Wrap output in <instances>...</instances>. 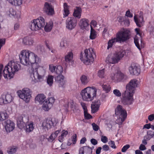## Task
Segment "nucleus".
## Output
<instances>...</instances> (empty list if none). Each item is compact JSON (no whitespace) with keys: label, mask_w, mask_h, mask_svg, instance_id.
Masks as SVG:
<instances>
[{"label":"nucleus","mask_w":154,"mask_h":154,"mask_svg":"<svg viewBox=\"0 0 154 154\" xmlns=\"http://www.w3.org/2000/svg\"><path fill=\"white\" fill-rule=\"evenodd\" d=\"M19 59L23 65L31 66L30 77L33 83L42 81L45 76L46 68L39 64L41 59L36 54L28 50L22 51L19 54Z\"/></svg>","instance_id":"nucleus-1"},{"label":"nucleus","mask_w":154,"mask_h":154,"mask_svg":"<svg viewBox=\"0 0 154 154\" xmlns=\"http://www.w3.org/2000/svg\"><path fill=\"white\" fill-rule=\"evenodd\" d=\"M44 18L41 17L33 20L30 23L29 28L33 31H36L44 28L46 32H50L52 29L53 23L52 21L46 23Z\"/></svg>","instance_id":"nucleus-2"},{"label":"nucleus","mask_w":154,"mask_h":154,"mask_svg":"<svg viewBox=\"0 0 154 154\" xmlns=\"http://www.w3.org/2000/svg\"><path fill=\"white\" fill-rule=\"evenodd\" d=\"M97 91V90L95 87L88 86L82 90L80 94L83 101L90 102L96 97Z\"/></svg>","instance_id":"nucleus-3"},{"label":"nucleus","mask_w":154,"mask_h":154,"mask_svg":"<svg viewBox=\"0 0 154 154\" xmlns=\"http://www.w3.org/2000/svg\"><path fill=\"white\" fill-rule=\"evenodd\" d=\"M125 50H122L119 52L109 54L106 58L105 62L106 63L110 64H115L118 63L122 59L126 54Z\"/></svg>","instance_id":"nucleus-4"},{"label":"nucleus","mask_w":154,"mask_h":154,"mask_svg":"<svg viewBox=\"0 0 154 154\" xmlns=\"http://www.w3.org/2000/svg\"><path fill=\"white\" fill-rule=\"evenodd\" d=\"M94 56H95V54L93 49L90 48L85 50L84 56L81 54L80 59L83 63L89 65L93 63L94 60Z\"/></svg>","instance_id":"nucleus-5"},{"label":"nucleus","mask_w":154,"mask_h":154,"mask_svg":"<svg viewBox=\"0 0 154 154\" xmlns=\"http://www.w3.org/2000/svg\"><path fill=\"white\" fill-rule=\"evenodd\" d=\"M115 114L117 116L116 122L119 125L122 124L127 116V112L125 109L120 105H118L115 109Z\"/></svg>","instance_id":"nucleus-6"},{"label":"nucleus","mask_w":154,"mask_h":154,"mask_svg":"<svg viewBox=\"0 0 154 154\" xmlns=\"http://www.w3.org/2000/svg\"><path fill=\"white\" fill-rule=\"evenodd\" d=\"M110 77L113 82L116 83L123 82L128 79L125 74L117 69L112 70L110 74Z\"/></svg>","instance_id":"nucleus-7"},{"label":"nucleus","mask_w":154,"mask_h":154,"mask_svg":"<svg viewBox=\"0 0 154 154\" xmlns=\"http://www.w3.org/2000/svg\"><path fill=\"white\" fill-rule=\"evenodd\" d=\"M8 72L9 79L13 78L15 73L18 71L20 69V65L17 61L14 60L9 62L6 66Z\"/></svg>","instance_id":"nucleus-8"},{"label":"nucleus","mask_w":154,"mask_h":154,"mask_svg":"<svg viewBox=\"0 0 154 154\" xmlns=\"http://www.w3.org/2000/svg\"><path fill=\"white\" fill-rule=\"evenodd\" d=\"M116 36L119 42H126L130 38V31L126 29L122 28L116 33Z\"/></svg>","instance_id":"nucleus-9"},{"label":"nucleus","mask_w":154,"mask_h":154,"mask_svg":"<svg viewBox=\"0 0 154 154\" xmlns=\"http://www.w3.org/2000/svg\"><path fill=\"white\" fill-rule=\"evenodd\" d=\"M17 93L20 98L26 103L29 102L32 97V91L28 88H23L21 90L18 91Z\"/></svg>","instance_id":"nucleus-10"},{"label":"nucleus","mask_w":154,"mask_h":154,"mask_svg":"<svg viewBox=\"0 0 154 154\" xmlns=\"http://www.w3.org/2000/svg\"><path fill=\"white\" fill-rule=\"evenodd\" d=\"M57 123V121L54 119H47L42 121L40 124L42 129L44 131H47L52 128V126H55Z\"/></svg>","instance_id":"nucleus-11"},{"label":"nucleus","mask_w":154,"mask_h":154,"mask_svg":"<svg viewBox=\"0 0 154 154\" xmlns=\"http://www.w3.org/2000/svg\"><path fill=\"white\" fill-rule=\"evenodd\" d=\"M134 93L125 91L123 95L122 102L124 105H129L131 104L133 101Z\"/></svg>","instance_id":"nucleus-12"},{"label":"nucleus","mask_w":154,"mask_h":154,"mask_svg":"<svg viewBox=\"0 0 154 154\" xmlns=\"http://www.w3.org/2000/svg\"><path fill=\"white\" fill-rule=\"evenodd\" d=\"M55 101V99L53 97L47 98L43 103L42 109L45 111H48L52 107Z\"/></svg>","instance_id":"nucleus-13"},{"label":"nucleus","mask_w":154,"mask_h":154,"mask_svg":"<svg viewBox=\"0 0 154 154\" xmlns=\"http://www.w3.org/2000/svg\"><path fill=\"white\" fill-rule=\"evenodd\" d=\"M138 81L136 79H133L127 84L126 86V91L134 93L135 88L137 87Z\"/></svg>","instance_id":"nucleus-14"},{"label":"nucleus","mask_w":154,"mask_h":154,"mask_svg":"<svg viewBox=\"0 0 154 154\" xmlns=\"http://www.w3.org/2000/svg\"><path fill=\"white\" fill-rule=\"evenodd\" d=\"M77 23V20L74 17H69L66 21V27L69 30H72L76 26Z\"/></svg>","instance_id":"nucleus-15"},{"label":"nucleus","mask_w":154,"mask_h":154,"mask_svg":"<svg viewBox=\"0 0 154 154\" xmlns=\"http://www.w3.org/2000/svg\"><path fill=\"white\" fill-rule=\"evenodd\" d=\"M13 100V97L11 94H4L0 97V103L1 104H8L10 103Z\"/></svg>","instance_id":"nucleus-16"},{"label":"nucleus","mask_w":154,"mask_h":154,"mask_svg":"<svg viewBox=\"0 0 154 154\" xmlns=\"http://www.w3.org/2000/svg\"><path fill=\"white\" fill-rule=\"evenodd\" d=\"M3 125L7 133L13 131L15 128L14 123L10 120H7L5 121Z\"/></svg>","instance_id":"nucleus-17"},{"label":"nucleus","mask_w":154,"mask_h":154,"mask_svg":"<svg viewBox=\"0 0 154 154\" xmlns=\"http://www.w3.org/2000/svg\"><path fill=\"white\" fill-rule=\"evenodd\" d=\"M43 11L48 15L52 16L54 14V11L53 6L48 2H45L43 9Z\"/></svg>","instance_id":"nucleus-18"},{"label":"nucleus","mask_w":154,"mask_h":154,"mask_svg":"<svg viewBox=\"0 0 154 154\" xmlns=\"http://www.w3.org/2000/svg\"><path fill=\"white\" fill-rule=\"evenodd\" d=\"M28 121V118L26 116H19L17 120V124L18 127L20 129H24L26 126L25 122H26Z\"/></svg>","instance_id":"nucleus-19"},{"label":"nucleus","mask_w":154,"mask_h":154,"mask_svg":"<svg viewBox=\"0 0 154 154\" xmlns=\"http://www.w3.org/2000/svg\"><path fill=\"white\" fill-rule=\"evenodd\" d=\"M129 71L130 74L135 75H138L140 72V69L139 66L134 64H131L129 67Z\"/></svg>","instance_id":"nucleus-20"},{"label":"nucleus","mask_w":154,"mask_h":154,"mask_svg":"<svg viewBox=\"0 0 154 154\" xmlns=\"http://www.w3.org/2000/svg\"><path fill=\"white\" fill-rule=\"evenodd\" d=\"M94 148V146L90 147L87 146L82 147L79 150V154H91Z\"/></svg>","instance_id":"nucleus-21"},{"label":"nucleus","mask_w":154,"mask_h":154,"mask_svg":"<svg viewBox=\"0 0 154 154\" xmlns=\"http://www.w3.org/2000/svg\"><path fill=\"white\" fill-rule=\"evenodd\" d=\"M79 25L81 29L83 30H88L89 29V22L86 19H81L79 22Z\"/></svg>","instance_id":"nucleus-22"},{"label":"nucleus","mask_w":154,"mask_h":154,"mask_svg":"<svg viewBox=\"0 0 154 154\" xmlns=\"http://www.w3.org/2000/svg\"><path fill=\"white\" fill-rule=\"evenodd\" d=\"M135 30L136 32L137 35H138L139 36L140 38H139L137 36H136L134 38V42L137 48L140 50L141 49V48L139 44V42L140 39L141 38V33L140 29L139 28H136Z\"/></svg>","instance_id":"nucleus-23"},{"label":"nucleus","mask_w":154,"mask_h":154,"mask_svg":"<svg viewBox=\"0 0 154 154\" xmlns=\"http://www.w3.org/2000/svg\"><path fill=\"white\" fill-rule=\"evenodd\" d=\"M7 13L10 17L16 18L20 17V13L19 12H17L13 8H11L7 12Z\"/></svg>","instance_id":"nucleus-24"},{"label":"nucleus","mask_w":154,"mask_h":154,"mask_svg":"<svg viewBox=\"0 0 154 154\" xmlns=\"http://www.w3.org/2000/svg\"><path fill=\"white\" fill-rule=\"evenodd\" d=\"M7 67L6 66L4 68L3 67V65L2 64H0V80L1 79L2 75L5 79H9L8 72H6L7 71Z\"/></svg>","instance_id":"nucleus-25"},{"label":"nucleus","mask_w":154,"mask_h":154,"mask_svg":"<svg viewBox=\"0 0 154 154\" xmlns=\"http://www.w3.org/2000/svg\"><path fill=\"white\" fill-rule=\"evenodd\" d=\"M64 77L63 75H59L55 78L56 82L58 84L60 87H63L65 84Z\"/></svg>","instance_id":"nucleus-26"},{"label":"nucleus","mask_w":154,"mask_h":154,"mask_svg":"<svg viewBox=\"0 0 154 154\" xmlns=\"http://www.w3.org/2000/svg\"><path fill=\"white\" fill-rule=\"evenodd\" d=\"M100 105V101L99 100L92 102L91 106L92 112L95 113L98 110Z\"/></svg>","instance_id":"nucleus-27"},{"label":"nucleus","mask_w":154,"mask_h":154,"mask_svg":"<svg viewBox=\"0 0 154 154\" xmlns=\"http://www.w3.org/2000/svg\"><path fill=\"white\" fill-rule=\"evenodd\" d=\"M34 128V123L30 121L26 122L24 129L26 133H29L32 131Z\"/></svg>","instance_id":"nucleus-28"},{"label":"nucleus","mask_w":154,"mask_h":154,"mask_svg":"<svg viewBox=\"0 0 154 154\" xmlns=\"http://www.w3.org/2000/svg\"><path fill=\"white\" fill-rule=\"evenodd\" d=\"M22 43L24 45L31 46L34 43L32 38L29 36L24 37L22 39Z\"/></svg>","instance_id":"nucleus-29"},{"label":"nucleus","mask_w":154,"mask_h":154,"mask_svg":"<svg viewBox=\"0 0 154 154\" xmlns=\"http://www.w3.org/2000/svg\"><path fill=\"white\" fill-rule=\"evenodd\" d=\"M46 96L44 94H38L35 98V101L40 104H42L46 100Z\"/></svg>","instance_id":"nucleus-30"},{"label":"nucleus","mask_w":154,"mask_h":154,"mask_svg":"<svg viewBox=\"0 0 154 154\" xmlns=\"http://www.w3.org/2000/svg\"><path fill=\"white\" fill-rule=\"evenodd\" d=\"M23 0H6L7 2L13 6H19L23 3Z\"/></svg>","instance_id":"nucleus-31"},{"label":"nucleus","mask_w":154,"mask_h":154,"mask_svg":"<svg viewBox=\"0 0 154 154\" xmlns=\"http://www.w3.org/2000/svg\"><path fill=\"white\" fill-rule=\"evenodd\" d=\"M82 13V10L81 8L79 7H76L74 9L73 15L74 17L78 19H80L81 17Z\"/></svg>","instance_id":"nucleus-32"},{"label":"nucleus","mask_w":154,"mask_h":154,"mask_svg":"<svg viewBox=\"0 0 154 154\" xmlns=\"http://www.w3.org/2000/svg\"><path fill=\"white\" fill-rule=\"evenodd\" d=\"M134 20L137 26L140 27L142 25L144 21L142 16H140L139 18H137V16L135 15L134 17Z\"/></svg>","instance_id":"nucleus-33"},{"label":"nucleus","mask_w":154,"mask_h":154,"mask_svg":"<svg viewBox=\"0 0 154 154\" xmlns=\"http://www.w3.org/2000/svg\"><path fill=\"white\" fill-rule=\"evenodd\" d=\"M65 60L67 63L71 62L73 61V54L72 52L69 51L67 53L64 57Z\"/></svg>","instance_id":"nucleus-34"},{"label":"nucleus","mask_w":154,"mask_h":154,"mask_svg":"<svg viewBox=\"0 0 154 154\" xmlns=\"http://www.w3.org/2000/svg\"><path fill=\"white\" fill-rule=\"evenodd\" d=\"M117 42H119L118 39L116 37L114 38H112L111 39L109 40L108 42L107 49L112 48V46L115 45Z\"/></svg>","instance_id":"nucleus-35"},{"label":"nucleus","mask_w":154,"mask_h":154,"mask_svg":"<svg viewBox=\"0 0 154 154\" xmlns=\"http://www.w3.org/2000/svg\"><path fill=\"white\" fill-rule=\"evenodd\" d=\"M68 132L67 130H63L61 133L60 135L58 137V140L60 142H62L64 140V138L68 134Z\"/></svg>","instance_id":"nucleus-36"},{"label":"nucleus","mask_w":154,"mask_h":154,"mask_svg":"<svg viewBox=\"0 0 154 154\" xmlns=\"http://www.w3.org/2000/svg\"><path fill=\"white\" fill-rule=\"evenodd\" d=\"M80 79L82 84L84 85H86L90 80L89 77L84 75L80 77Z\"/></svg>","instance_id":"nucleus-37"},{"label":"nucleus","mask_w":154,"mask_h":154,"mask_svg":"<svg viewBox=\"0 0 154 154\" xmlns=\"http://www.w3.org/2000/svg\"><path fill=\"white\" fill-rule=\"evenodd\" d=\"M63 17H66L69 14V6L66 3L63 4Z\"/></svg>","instance_id":"nucleus-38"},{"label":"nucleus","mask_w":154,"mask_h":154,"mask_svg":"<svg viewBox=\"0 0 154 154\" xmlns=\"http://www.w3.org/2000/svg\"><path fill=\"white\" fill-rule=\"evenodd\" d=\"M8 117V115L5 111H0V121H3Z\"/></svg>","instance_id":"nucleus-39"},{"label":"nucleus","mask_w":154,"mask_h":154,"mask_svg":"<svg viewBox=\"0 0 154 154\" xmlns=\"http://www.w3.org/2000/svg\"><path fill=\"white\" fill-rule=\"evenodd\" d=\"M97 36V33L95 30L91 27V29L90 35V38L91 39H94Z\"/></svg>","instance_id":"nucleus-40"},{"label":"nucleus","mask_w":154,"mask_h":154,"mask_svg":"<svg viewBox=\"0 0 154 154\" xmlns=\"http://www.w3.org/2000/svg\"><path fill=\"white\" fill-rule=\"evenodd\" d=\"M102 87L103 90L106 93H108L111 90V87L109 85H103Z\"/></svg>","instance_id":"nucleus-41"},{"label":"nucleus","mask_w":154,"mask_h":154,"mask_svg":"<svg viewBox=\"0 0 154 154\" xmlns=\"http://www.w3.org/2000/svg\"><path fill=\"white\" fill-rule=\"evenodd\" d=\"M154 136V132L151 130L149 131L146 136H145L147 140H149Z\"/></svg>","instance_id":"nucleus-42"},{"label":"nucleus","mask_w":154,"mask_h":154,"mask_svg":"<svg viewBox=\"0 0 154 154\" xmlns=\"http://www.w3.org/2000/svg\"><path fill=\"white\" fill-rule=\"evenodd\" d=\"M63 68L61 66H57L56 68L55 72L59 75H62L61 74L63 72Z\"/></svg>","instance_id":"nucleus-43"},{"label":"nucleus","mask_w":154,"mask_h":154,"mask_svg":"<svg viewBox=\"0 0 154 154\" xmlns=\"http://www.w3.org/2000/svg\"><path fill=\"white\" fill-rule=\"evenodd\" d=\"M67 45V41L66 38H63L60 42V46L62 48H66Z\"/></svg>","instance_id":"nucleus-44"},{"label":"nucleus","mask_w":154,"mask_h":154,"mask_svg":"<svg viewBox=\"0 0 154 154\" xmlns=\"http://www.w3.org/2000/svg\"><path fill=\"white\" fill-rule=\"evenodd\" d=\"M54 78V77L53 76L51 75H48L47 79V83L50 86H51L52 85Z\"/></svg>","instance_id":"nucleus-45"},{"label":"nucleus","mask_w":154,"mask_h":154,"mask_svg":"<svg viewBox=\"0 0 154 154\" xmlns=\"http://www.w3.org/2000/svg\"><path fill=\"white\" fill-rule=\"evenodd\" d=\"M17 149L15 146H11L8 148L7 152L9 154H12L16 152Z\"/></svg>","instance_id":"nucleus-46"},{"label":"nucleus","mask_w":154,"mask_h":154,"mask_svg":"<svg viewBox=\"0 0 154 154\" xmlns=\"http://www.w3.org/2000/svg\"><path fill=\"white\" fill-rule=\"evenodd\" d=\"M98 76L100 78H103L105 76V69H103L98 71L97 73Z\"/></svg>","instance_id":"nucleus-47"},{"label":"nucleus","mask_w":154,"mask_h":154,"mask_svg":"<svg viewBox=\"0 0 154 154\" xmlns=\"http://www.w3.org/2000/svg\"><path fill=\"white\" fill-rule=\"evenodd\" d=\"M113 92L115 96L120 97L121 96V93L120 91L117 89H115L113 90Z\"/></svg>","instance_id":"nucleus-48"},{"label":"nucleus","mask_w":154,"mask_h":154,"mask_svg":"<svg viewBox=\"0 0 154 154\" xmlns=\"http://www.w3.org/2000/svg\"><path fill=\"white\" fill-rule=\"evenodd\" d=\"M57 66L54 65L52 64H51L49 65V70L52 72H55Z\"/></svg>","instance_id":"nucleus-49"},{"label":"nucleus","mask_w":154,"mask_h":154,"mask_svg":"<svg viewBox=\"0 0 154 154\" xmlns=\"http://www.w3.org/2000/svg\"><path fill=\"white\" fill-rule=\"evenodd\" d=\"M130 147V146L129 144H126L125 145L122 149V152H125Z\"/></svg>","instance_id":"nucleus-50"},{"label":"nucleus","mask_w":154,"mask_h":154,"mask_svg":"<svg viewBox=\"0 0 154 154\" xmlns=\"http://www.w3.org/2000/svg\"><path fill=\"white\" fill-rule=\"evenodd\" d=\"M84 113L85 119H89L92 118V116L90 114L88 113L87 110L84 112Z\"/></svg>","instance_id":"nucleus-51"},{"label":"nucleus","mask_w":154,"mask_h":154,"mask_svg":"<svg viewBox=\"0 0 154 154\" xmlns=\"http://www.w3.org/2000/svg\"><path fill=\"white\" fill-rule=\"evenodd\" d=\"M55 138L53 134L52 133L49 137V138H48V140L49 141L52 142Z\"/></svg>","instance_id":"nucleus-52"},{"label":"nucleus","mask_w":154,"mask_h":154,"mask_svg":"<svg viewBox=\"0 0 154 154\" xmlns=\"http://www.w3.org/2000/svg\"><path fill=\"white\" fill-rule=\"evenodd\" d=\"M108 144L113 149H116V146L115 145L114 142L112 141H111L109 142Z\"/></svg>","instance_id":"nucleus-53"},{"label":"nucleus","mask_w":154,"mask_h":154,"mask_svg":"<svg viewBox=\"0 0 154 154\" xmlns=\"http://www.w3.org/2000/svg\"><path fill=\"white\" fill-rule=\"evenodd\" d=\"M92 125L93 127V129L94 131H97L99 130V126L95 123H93L92 124Z\"/></svg>","instance_id":"nucleus-54"},{"label":"nucleus","mask_w":154,"mask_h":154,"mask_svg":"<svg viewBox=\"0 0 154 154\" xmlns=\"http://www.w3.org/2000/svg\"><path fill=\"white\" fill-rule=\"evenodd\" d=\"M76 137L77 135L76 134H75L73 136L72 140H71L73 144H75L76 143L77 141Z\"/></svg>","instance_id":"nucleus-55"},{"label":"nucleus","mask_w":154,"mask_h":154,"mask_svg":"<svg viewBox=\"0 0 154 154\" xmlns=\"http://www.w3.org/2000/svg\"><path fill=\"white\" fill-rule=\"evenodd\" d=\"M101 141L104 143H107L108 141V139L105 136H102L101 138Z\"/></svg>","instance_id":"nucleus-56"},{"label":"nucleus","mask_w":154,"mask_h":154,"mask_svg":"<svg viewBox=\"0 0 154 154\" xmlns=\"http://www.w3.org/2000/svg\"><path fill=\"white\" fill-rule=\"evenodd\" d=\"M125 16L131 18L133 17V14L131 13L129 10H128L126 12Z\"/></svg>","instance_id":"nucleus-57"},{"label":"nucleus","mask_w":154,"mask_h":154,"mask_svg":"<svg viewBox=\"0 0 154 154\" xmlns=\"http://www.w3.org/2000/svg\"><path fill=\"white\" fill-rule=\"evenodd\" d=\"M61 130H58L52 133L55 138L58 136Z\"/></svg>","instance_id":"nucleus-58"},{"label":"nucleus","mask_w":154,"mask_h":154,"mask_svg":"<svg viewBox=\"0 0 154 154\" xmlns=\"http://www.w3.org/2000/svg\"><path fill=\"white\" fill-rule=\"evenodd\" d=\"M148 119L150 121H152L154 120V114H152L148 116Z\"/></svg>","instance_id":"nucleus-59"},{"label":"nucleus","mask_w":154,"mask_h":154,"mask_svg":"<svg viewBox=\"0 0 154 154\" xmlns=\"http://www.w3.org/2000/svg\"><path fill=\"white\" fill-rule=\"evenodd\" d=\"M102 149L103 151H107L109 149V147L107 145H104L102 146Z\"/></svg>","instance_id":"nucleus-60"},{"label":"nucleus","mask_w":154,"mask_h":154,"mask_svg":"<svg viewBox=\"0 0 154 154\" xmlns=\"http://www.w3.org/2000/svg\"><path fill=\"white\" fill-rule=\"evenodd\" d=\"M97 24L96 21L95 20H92L90 23L91 28H92V26L95 27Z\"/></svg>","instance_id":"nucleus-61"},{"label":"nucleus","mask_w":154,"mask_h":154,"mask_svg":"<svg viewBox=\"0 0 154 154\" xmlns=\"http://www.w3.org/2000/svg\"><path fill=\"white\" fill-rule=\"evenodd\" d=\"M139 149L141 151H143L146 149L145 146L143 144H141L139 146Z\"/></svg>","instance_id":"nucleus-62"},{"label":"nucleus","mask_w":154,"mask_h":154,"mask_svg":"<svg viewBox=\"0 0 154 154\" xmlns=\"http://www.w3.org/2000/svg\"><path fill=\"white\" fill-rule=\"evenodd\" d=\"M91 142L94 145H95L97 144V141L95 139L92 138L91 140Z\"/></svg>","instance_id":"nucleus-63"},{"label":"nucleus","mask_w":154,"mask_h":154,"mask_svg":"<svg viewBox=\"0 0 154 154\" xmlns=\"http://www.w3.org/2000/svg\"><path fill=\"white\" fill-rule=\"evenodd\" d=\"M81 106H82L83 109H84V112L87 110V107L86 106L85 104L83 102H81Z\"/></svg>","instance_id":"nucleus-64"}]
</instances>
